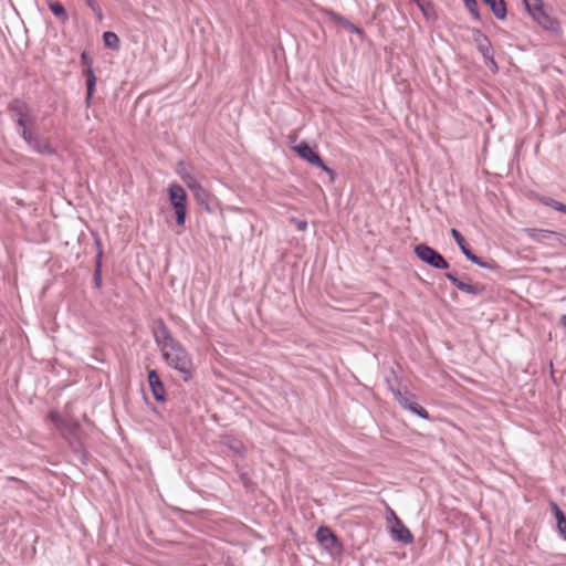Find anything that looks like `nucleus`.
<instances>
[{
  "instance_id": "obj_3",
  "label": "nucleus",
  "mask_w": 566,
  "mask_h": 566,
  "mask_svg": "<svg viewBox=\"0 0 566 566\" xmlns=\"http://www.w3.org/2000/svg\"><path fill=\"white\" fill-rule=\"evenodd\" d=\"M167 191L169 202L176 216V222L178 226L182 227L187 216V192L184 187L177 182L170 184Z\"/></svg>"
},
{
  "instance_id": "obj_14",
  "label": "nucleus",
  "mask_w": 566,
  "mask_h": 566,
  "mask_svg": "<svg viewBox=\"0 0 566 566\" xmlns=\"http://www.w3.org/2000/svg\"><path fill=\"white\" fill-rule=\"evenodd\" d=\"M551 509L557 521L558 532L563 539L566 541V516L555 502H551Z\"/></svg>"
},
{
  "instance_id": "obj_19",
  "label": "nucleus",
  "mask_w": 566,
  "mask_h": 566,
  "mask_svg": "<svg viewBox=\"0 0 566 566\" xmlns=\"http://www.w3.org/2000/svg\"><path fill=\"white\" fill-rule=\"evenodd\" d=\"M103 40L105 46L112 49V50H118L119 49V38L116 33L107 31L103 34Z\"/></svg>"
},
{
  "instance_id": "obj_31",
  "label": "nucleus",
  "mask_w": 566,
  "mask_h": 566,
  "mask_svg": "<svg viewBox=\"0 0 566 566\" xmlns=\"http://www.w3.org/2000/svg\"><path fill=\"white\" fill-rule=\"evenodd\" d=\"M85 2L96 13L97 19L102 21L103 13L98 3L95 0H85Z\"/></svg>"
},
{
  "instance_id": "obj_21",
  "label": "nucleus",
  "mask_w": 566,
  "mask_h": 566,
  "mask_svg": "<svg viewBox=\"0 0 566 566\" xmlns=\"http://www.w3.org/2000/svg\"><path fill=\"white\" fill-rule=\"evenodd\" d=\"M223 442H224V444H226L229 449L233 450L235 453L241 454V453H243V451H244V446H243V443H242L240 440L235 439V438H232V437H226V438H224V440H223Z\"/></svg>"
},
{
  "instance_id": "obj_33",
  "label": "nucleus",
  "mask_w": 566,
  "mask_h": 566,
  "mask_svg": "<svg viewBox=\"0 0 566 566\" xmlns=\"http://www.w3.org/2000/svg\"><path fill=\"white\" fill-rule=\"evenodd\" d=\"M188 188L195 192V196H198V191H202V193H206V190L202 188V186L197 180L195 182L190 184L188 186Z\"/></svg>"
},
{
  "instance_id": "obj_28",
  "label": "nucleus",
  "mask_w": 566,
  "mask_h": 566,
  "mask_svg": "<svg viewBox=\"0 0 566 566\" xmlns=\"http://www.w3.org/2000/svg\"><path fill=\"white\" fill-rule=\"evenodd\" d=\"M465 8L475 18H479L478 3L476 0H463Z\"/></svg>"
},
{
  "instance_id": "obj_37",
  "label": "nucleus",
  "mask_w": 566,
  "mask_h": 566,
  "mask_svg": "<svg viewBox=\"0 0 566 566\" xmlns=\"http://www.w3.org/2000/svg\"><path fill=\"white\" fill-rule=\"evenodd\" d=\"M389 511H390V518L395 521V516H397L396 513L392 510H389Z\"/></svg>"
},
{
  "instance_id": "obj_10",
  "label": "nucleus",
  "mask_w": 566,
  "mask_h": 566,
  "mask_svg": "<svg viewBox=\"0 0 566 566\" xmlns=\"http://www.w3.org/2000/svg\"><path fill=\"white\" fill-rule=\"evenodd\" d=\"M81 60L83 64L87 65V67L83 71V74L86 78V103L90 104V101L95 92L96 76L88 63V57L85 52L82 53Z\"/></svg>"
},
{
  "instance_id": "obj_4",
  "label": "nucleus",
  "mask_w": 566,
  "mask_h": 566,
  "mask_svg": "<svg viewBox=\"0 0 566 566\" xmlns=\"http://www.w3.org/2000/svg\"><path fill=\"white\" fill-rule=\"evenodd\" d=\"M7 109L14 118L17 126L21 128V132H31L30 126L33 123L30 117L31 107L25 101L13 98L8 103Z\"/></svg>"
},
{
  "instance_id": "obj_38",
  "label": "nucleus",
  "mask_w": 566,
  "mask_h": 566,
  "mask_svg": "<svg viewBox=\"0 0 566 566\" xmlns=\"http://www.w3.org/2000/svg\"><path fill=\"white\" fill-rule=\"evenodd\" d=\"M389 511H390V518L395 521V516H397L396 513L392 510H389Z\"/></svg>"
},
{
  "instance_id": "obj_8",
  "label": "nucleus",
  "mask_w": 566,
  "mask_h": 566,
  "mask_svg": "<svg viewBox=\"0 0 566 566\" xmlns=\"http://www.w3.org/2000/svg\"><path fill=\"white\" fill-rule=\"evenodd\" d=\"M444 276L460 291L470 295H480L485 291V286L481 283H467L459 280L452 272H447Z\"/></svg>"
},
{
  "instance_id": "obj_1",
  "label": "nucleus",
  "mask_w": 566,
  "mask_h": 566,
  "mask_svg": "<svg viewBox=\"0 0 566 566\" xmlns=\"http://www.w3.org/2000/svg\"><path fill=\"white\" fill-rule=\"evenodd\" d=\"M153 335L165 361L182 374L185 380H187L192 370V359L188 350L172 336L163 319L155 322Z\"/></svg>"
},
{
  "instance_id": "obj_30",
  "label": "nucleus",
  "mask_w": 566,
  "mask_h": 566,
  "mask_svg": "<svg viewBox=\"0 0 566 566\" xmlns=\"http://www.w3.org/2000/svg\"><path fill=\"white\" fill-rule=\"evenodd\" d=\"M48 416L57 429L61 427V424L65 420L64 418L61 417V415L56 410H51Z\"/></svg>"
},
{
  "instance_id": "obj_20",
  "label": "nucleus",
  "mask_w": 566,
  "mask_h": 566,
  "mask_svg": "<svg viewBox=\"0 0 566 566\" xmlns=\"http://www.w3.org/2000/svg\"><path fill=\"white\" fill-rule=\"evenodd\" d=\"M69 444L72 448V450L80 455L81 459H85L86 453L83 447V443L80 439V436L76 437H70L67 438Z\"/></svg>"
},
{
  "instance_id": "obj_11",
  "label": "nucleus",
  "mask_w": 566,
  "mask_h": 566,
  "mask_svg": "<svg viewBox=\"0 0 566 566\" xmlns=\"http://www.w3.org/2000/svg\"><path fill=\"white\" fill-rule=\"evenodd\" d=\"M148 384L151 389L154 398L159 401H165V388L163 381L156 370L148 371Z\"/></svg>"
},
{
  "instance_id": "obj_39",
  "label": "nucleus",
  "mask_w": 566,
  "mask_h": 566,
  "mask_svg": "<svg viewBox=\"0 0 566 566\" xmlns=\"http://www.w3.org/2000/svg\"><path fill=\"white\" fill-rule=\"evenodd\" d=\"M206 193H202V191H198V196H196L198 199H200L202 196H205Z\"/></svg>"
},
{
  "instance_id": "obj_16",
  "label": "nucleus",
  "mask_w": 566,
  "mask_h": 566,
  "mask_svg": "<svg viewBox=\"0 0 566 566\" xmlns=\"http://www.w3.org/2000/svg\"><path fill=\"white\" fill-rule=\"evenodd\" d=\"M46 4L51 12L62 22H66L69 20V14L64 8V6L57 0H46Z\"/></svg>"
},
{
  "instance_id": "obj_2",
  "label": "nucleus",
  "mask_w": 566,
  "mask_h": 566,
  "mask_svg": "<svg viewBox=\"0 0 566 566\" xmlns=\"http://www.w3.org/2000/svg\"><path fill=\"white\" fill-rule=\"evenodd\" d=\"M523 3L532 19L544 30L554 34L562 32L560 23L548 14L543 0H523Z\"/></svg>"
},
{
  "instance_id": "obj_27",
  "label": "nucleus",
  "mask_w": 566,
  "mask_h": 566,
  "mask_svg": "<svg viewBox=\"0 0 566 566\" xmlns=\"http://www.w3.org/2000/svg\"><path fill=\"white\" fill-rule=\"evenodd\" d=\"M535 232L536 233L533 235V238H534V240H536L538 242H541L544 239H549V238L556 239V234H557V232H555V231L545 230V229L535 230Z\"/></svg>"
},
{
  "instance_id": "obj_22",
  "label": "nucleus",
  "mask_w": 566,
  "mask_h": 566,
  "mask_svg": "<svg viewBox=\"0 0 566 566\" xmlns=\"http://www.w3.org/2000/svg\"><path fill=\"white\" fill-rule=\"evenodd\" d=\"M180 176V178L185 181V184L187 185V187L195 182L197 179L187 170V167L185 165V163H179V168H178V171H177Z\"/></svg>"
},
{
  "instance_id": "obj_35",
  "label": "nucleus",
  "mask_w": 566,
  "mask_h": 566,
  "mask_svg": "<svg viewBox=\"0 0 566 566\" xmlns=\"http://www.w3.org/2000/svg\"><path fill=\"white\" fill-rule=\"evenodd\" d=\"M556 240L562 244L566 247V235L558 233L556 234Z\"/></svg>"
},
{
  "instance_id": "obj_25",
  "label": "nucleus",
  "mask_w": 566,
  "mask_h": 566,
  "mask_svg": "<svg viewBox=\"0 0 566 566\" xmlns=\"http://www.w3.org/2000/svg\"><path fill=\"white\" fill-rule=\"evenodd\" d=\"M467 259H469L474 264H476V265H479L481 268H484V269H494L495 268V263L493 261L492 262H485L481 258L475 255L473 252H471V254Z\"/></svg>"
},
{
  "instance_id": "obj_5",
  "label": "nucleus",
  "mask_w": 566,
  "mask_h": 566,
  "mask_svg": "<svg viewBox=\"0 0 566 566\" xmlns=\"http://www.w3.org/2000/svg\"><path fill=\"white\" fill-rule=\"evenodd\" d=\"M415 254L428 265L437 270H446L450 266L449 262L443 258L441 253L436 251L433 248L420 243L415 247Z\"/></svg>"
},
{
  "instance_id": "obj_12",
  "label": "nucleus",
  "mask_w": 566,
  "mask_h": 566,
  "mask_svg": "<svg viewBox=\"0 0 566 566\" xmlns=\"http://www.w3.org/2000/svg\"><path fill=\"white\" fill-rule=\"evenodd\" d=\"M317 541L326 548H332L337 544L336 535L327 526H321L316 531Z\"/></svg>"
},
{
  "instance_id": "obj_9",
  "label": "nucleus",
  "mask_w": 566,
  "mask_h": 566,
  "mask_svg": "<svg viewBox=\"0 0 566 566\" xmlns=\"http://www.w3.org/2000/svg\"><path fill=\"white\" fill-rule=\"evenodd\" d=\"M390 533L395 541L403 544H411L413 542L411 532L398 516H395V525L391 527Z\"/></svg>"
},
{
  "instance_id": "obj_29",
  "label": "nucleus",
  "mask_w": 566,
  "mask_h": 566,
  "mask_svg": "<svg viewBox=\"0 0 566 566\" xmlns=\"http://www.w3.org/2000/svg\"><path fill=\"white\" fill-rule=\"evenodd\" d=\"M336 18H337V21L339 23H342V25L345 27L346 29H348L349 31L360 33V29L358 27H356L355 24H353L347 19H345L343 17H338V15Z\"/></svg>"
},
{
  "instance_id": "obj_15",
  "label": "nucleus",
  "mask_w": 566,
  "mask_h": 566,
  "mask_svg": "<svg viewBox=\"0 0 566 566\" xmlns=\"http://www.w3.org/2000/svg\"><path fill=\"white\" fill-rule=\"evenodd\" d=\"M478 48H479V51L482 53L484 60L486 61V64L491 65L492 69L495 71L497 69V66L493 59L491 44H490L488 38L484 36L482 42L479 43Z\"/></svg>"
},
{
  "instance_id": "obj_36",
  "label": "nucleus",
  "mask_w": 566,
  "mask_h": 566,
  "mask_svg": "<svg viewBox=\"0 0 566 566\" xmlns=\"http://www.w3.org/2000/svg\"><path fill=\"white\" fill-rule=\"evenodd\" d=\"M559 321H560V325L566 329V315H562Z\"/></svg>"
},
{
  "instance_id": "obj_26",
  "label": "nucleus",
  "mask_w": 566,
  "mask_h": 566,
  "mask_svg": "<svg viewBox=\"0 0 566 566\" xmlns=\"http://www.w3.org/2000/svg\"><path fill=\"white\" fill-rule=\"evenodd\" d=\"M543 203L545 206H548L551 208H553L554 210L556 211H560L563 213H566V205L555 200V199H552V198H544L543 199Z\"/></svg>"
},
{
  "instance_id": "obj_13",
  "label": "nucleus",
  "mask_w": 566,
  "mask_h": 566,
  "mask_svg": "<svg viewBox=\"0 0 566 566\" xmlns=\"http://www.w3.org/2000/svg\"><path fill=\"white\" fill-rule=\"evenodd\" d=\"M80 422L75 419L67 418L63 421L59 430L63 433V436L67 439L70 437L80 436Z\"/></svg>"
},
{
  "instance_id": "obj_6",
  "label": "nucleus",
  "mask_w": 566,
  "mask_h": 566,
  "mask_svg": "<svg viewBox=\"0 0 566 566\" xmlns=\"http://www.w3.org/2000/svg\"><path fill=\"white\" fill-rule=\"evenodd\" d=\"M293 150L305 161L310 163L313 166H316L327 172L331 177V180L335 179V172L332 168L327 167L319 155L311 148L307 143L301 142L300 144L293 147Z\"/></svg>"
},
{
  "instance_id": "obj_24",
  "label": "nucleus",
  "mask_w": 566,
  "mask_h": 566,
  "mask_svg": "<svg viewBox=\"0 0 566 566\" xmlns=\"http://www.w3.org/2000/svg\"><path fill=\"white\" fill-rule=\"evenodd\" d=\"M102 253L98 254L95 269H94V284L97 289L102 286Z\"/></svg>"
},
{
  "instance_id": "obj_17",
  "label": "nucleus",
  "mask_w": 566,
  "mask_h": 566,
  "mask_svg": "<svg viewBox=\"0 0 566 566\" xmlns=\"http://www.w3.org/2000/svg\"><path fill=\"white\" fill-rule=\"evenodd\" d=\"M488 6H490L493 14L502 20L506 17L507 10L504 0H483Z\"/></svg>"
},
{
  "instance_id": "obj_18",
  "label": "nucleus",
  "mask_w": 566,
  "mask_h": 566,
  "mask_svg": "<svg viewBox=\"0 0 566 566\" xmlns=\"http://www.w3.org/2000/svg\"><path fill=\"white\" fill-rule=\"evenodd\" d=\"M451 235L453 237L461 252L465 255V258H468L472 251L468 248L464 237L457 229H451Z\"/></svg>"
},
{
  "instance_id": "obj_34",
  "label": "nucleus",
  "mask_w": 566,
  "mask_h": 566,
  "mask_svg": "<svg viewBox=\"0 0 566 566\" xmlns=\"http://www.w3.org/2000/svg\"><path fill=\"white\" fill-rule=\"evenodd\" d=\"M295 224H296L297 229L301 231H305L307 229V222L304 220H296Z\"/></svg>"
},
{
  "instance_id": "obj_7",
  "label": "nucleus",
  "mask_w": 566,
  "mask_h": 566,
  "mask_svg": "<svg viewBox=\"0 0 566 566\" xmlns=\"http://www.w3.org/2000/svg\"><path fill=\"white\" fill-rule=\"evenodd\" d=\"M21 137L36 154L46 156H53L56 154V149L49 143L48 139L34 136L32 132H21Z\"/></svg>"
},
{
  "instance_id": "obj_32",
  "label": "nucleus",
  "mask_w": 566,
  "mask_h": 566,
  "mask_svg": "<svg viewBox=\"0 0 566 566\" xmlns=\"http://www.w3.org/2000/svg\"><path fill=\"white\" fill-rule=\"evenodd\" d=\"M395 397L397 399V401L399 402V405L407 409L408 408V405H410L412 401L405 395H402L400 391H397L395 394Z\"/></svg>"
},
{
  "instance_id": "obj_23",
  "label": "nucleus",
  "mask_w": 566,
  "mask_h": 566,
  "mask_svg": "<svg viewBox=\"0 0 566 566\" xmlns=\"http://www.w3.org/2000/svg\"><path fill=\"white\" fill-rule=\"evenodd\" d=\"M407 410L422 419H429V412L416 401H412L410 405H408Z\"/></svg>"
}]
</instances>
